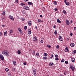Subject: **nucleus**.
Instances as JSON below:
<instances>
[{
  "mask_svg": "<svg viewBox=\"0 0 76 76\" xmlns=\"http://www.w3.org/2000/svg\"><path fill=\"white\" fill-rule=\"evenodd\" d=\"M2 53L3 54H5L6 55L7 57H8L9 56V51L7 50H4L2 51Z\"/></svg>",
  "mask_w": 76,
  "mask_h": 76,
  "instance_id": "1",
  "label": "nucleus"
},
{
  "mask_svg": "<svg viewBox=\"0 0 76 76\" xmlns=\"http://www.w3.org/2000/svg\"><path fill=\"white\" fill-rule=\"evenodd\" d=\"M33 73L34 75V76H37V72L36 71V69H33Z\"/></svg>",
  "mask_w": 76,
  "mask_h": 76,
  "instance_id": "2",
  "label": "nucleus"
},
{
  "mask_svg": "<svg viewBox=\"0 0 76 76\" xmlns=\"http://www.w3.org/2000/svg\"><path fill=\"white\" fill-rule=\"evenodd\" d=\"M0 58L1 60H4V57L1 54H0Z\"/></svg>",
  "mask_w": 76,
  "mask_h": 76,
  "instance_id": "3",
  "label": "nucleus"
},
{
  "mask_svg": "<svg viewBox=\"0 0 76 76\" xmlns=\"http://www.w3.org/2000/svg\"><path fill=\"white\" fill-rule=\"evenodd\" d=\"M23 8L24 9H26L27 10H28L29 9V8L28 7H26V6H24Z\"/></svg>",
  "mask_w": 76,
  "mask_h": 76,
  "instance_id": "4",
  "label": "nucleus"
},
{
  "mask_svg": "<svg viewBox=\"0 0 76 76\" xmlns=\"http://www.w3.org/2000/svg\"><path fill=\"white\" fill-rule=\"evenodd\" d=\"M28 26H31V25H32V21H28Z\"/></svg>",
  "mask_w": 76,
  "mask_h": 76,
  "instance_id": "5",
  "label": "nucleus"
},
{
  "mask_svg": "<svg viewBox=\"0 0 76 76\" xmlns=\"http://www.w3.org/2000/svg\"><path fill=\"white\" fill-rule=\"evenodd\" d=\"M10 19H11V20H14V18H13V17L12 15H10Z\"/></svg>",
  "mask_w": 76,
  "mask_h": 76,
  "instance_id": "6",
  "label": "nucleus"
},
{
  "mask_svg": "<svg viewBox=\"0 0 76 76\" xmlns=\"http://www.w3.org/2000/svg\"><path fill=\"white\" fill-rule=\"evenodd\" d=\"M31 31L30 29H28V34L29 35H30V34H31Z\"/></svg>",
  "mask_w": 76,
  "mask_h": 76,
  "instance_id": "7",
  "label": "nucleus"
},
{
  "mask_svg": "<svg viewBox=\"0 0 76 76\" xmlns=\"http://www.w3.org/2000/svg\"><path fill=\"white\" fill-rule=\"evenodd\" d=\"M28 5H33V3L32 2H29L28 3Z\"/></svg>",
  "mask_w": 76,
  "mask_h": 76,
  "instance_id": "8",
  "label": "nucleus"
},
{
  "mask_svg": "<svg viewBox=\"0 0 76 76\" xmlns=\"http://www.w3.org/2000/svg\"><path fill=\"white\" fill-rule=\"evenodd\" d=\"M53 4H54V5H57V2L56 1H53Z\"/></svg>",
  "mask_w": 76,
  "mask_h": 76,
  "instance_id": "9",
  "label": "nucleus"
},
{
  "mask_svg": "<svg viewBox=\"0 0 76 76\" xmlns=\"http://www.w3.org/2000/svg\"><path fill=\"white\" fill-rule=\"evenodd\" d=\"M75 59L74 58H71V61L72 62H73V63H74V62H75Z\"/></svg>",
  "mask_w": 76,
  "mask_h": 76,
  "instance_id": "10",
  "label": "nucleus"
},
{
  "mask_svg": "<svg viewBox=\"0 0 76 76\" xmlns=\"http://www.w3.org/2000/svg\"><path fill=\"white\" fill-rule=\"evenodd\" d=\"M70 46H71L72 47H73L75 46V44L72 43L70 44Z\"/></svg>",
  "mask_w": 76,
  "mask_h": 76,
  "instance_id": "11",
  "label": "nucleus"
},
{
  "mask_svg": "<svg viewBox=\"0 0 76 76\" xmlns=\"http://www.w3.org/2000/svg\"><path fill=\"white\" fill-rule=\"evenodd\" d=\"M22 13H23V14H25L26 13V11L25 10H23L22 12Z\"/></svg>",
  "mask_w": 76,
  "mask_h": 76,
  "instance_id": "12",
  "label": "nucleus"
},
{
  "mask_svg": "<svg viewBox=\"0 0 76 76\" xmlns=\"http://www.w3.org/2000/svg\"><path fill=\"white\" fill-rule=\"evenodd\" d=\"M1 14L3 15H6V12H5V11H3L2 12Z\"/></svg>",
  "mask_w": 76,
  "mask_h": 76,
  "instance_id": "13",
  "label": "nucleus"
},
{
  "mask_svg": "<svg viewBox=\"0 0 76 76\" xmlns=\"http://www.w3.org/2000/svg\"><path fill=\"white\" fill-rule=\"evenodd\" d=\"M42 9L43 12H45V7H43L42 8Z\"/></svg>",
  "mask_w": 76,
  "mask_h": 76,
  "instance_id": "14",
  "label": "nucleus"
},
{
  "mask_svg": "<svg viewBox=\"0 0 76 76\" xmlns=\"http://www.w3.org/2000/svg\"><path fill=\"white\" fill-rule=\"evenodd\" d=\"M67 25H70V22L68 20H67Z\"/></svg>",
  "mask_w": 76,
  "mask_h": 76,
  "instance_id": "15",
  "label": "nucleus"
},
{
  "mask_svg": "<svg viewBox=\"0 0 76 76\" xmlns=\"http://www.w3.org/2000/svg\"><path fill=\"white\" fill-rule=\"evenodd\" d=\"M57 21L58 23H61V21L58 19L57 20Z\"/></svg>",
  "mask_w": 76,
  "mask_h": 76,
  "instance_id": "16",
  "label": "nucleus"
},
{
  "mask_svg": "<svg viewBox=\"0 0 76 76\" xmlns=\"http://www.w3.org/2000/svg\"><path fill=\"white\" fill-rule=\"evenodd\" d=\"M20 5H21V6H25V5H26V4H25L23 3H21L20 4Z\"/></svg>",
  "mask_w": 76,
  "mask_h": 76,
  "instance_id": "17",
  "label": "nucleus"
},
{
  "mask_svg": "<svg viewBox=\"0 0 76 76\" xmlns=\"http://www.w3.org/2000/svg\"><path fill=\"white\" fill-rule=\"evenodd\" d=\"M63 12L64 15H66L67 13V12H66V11H65V10H64L63 11Z\"/></svg>",
  "mask_w": 76,
  "mask_h": 76,
  "instance_id": "18",
  "label": "nucleus"
},
{
  "mask_svg": "<svg viewBox=\"0 0 76 76\" xmlns=\"http://www.w3.org/2000/svg\"><path fill=\"white\" fill-rule=\"evenodd\" d=\"M54 34L55 35H57V30H55Z\"/></svg>",
  "mask_w": 76,
  "mask_h": 76,
  "instance_id": "19",
  "label": "nucleus"
},
{
  "mask_svg": "<svg viewBox=\"0 0 76 76\" xmlns=\"http://www.w3.org/2000/svg\"><path fill=\"white\" fill-rule=\"evenodd\" d=\"M13 63L14 65H16V62L15 61H13Z\"/></svg>",
  "mask_w": 76,
  "mask_h": 76,
  "instance_id": "20",
  "label": "nucleus"
},
{
  "mask_svg": "<svg viewBox=\"0 0 76 76\" xmlns=\"http://www.w3.org/2000/svg\"><path fill=\"white\" fill-rule=\"evenodd\" d=\"M6 18L4 17H3L1 18V20H6Z\"/></svg>",
  "mask_w": 76,
  "mask_h": 76,
  "instance_id": "21",
  "label": "nucleus"
},
{
  "mask_svg": "<svg viewBox=\"0 0 76 76\" xmlns=\"http://www.w3.org/2000/svg\"><path fill=\"white\" fill-rule=\"evenodd\" d=\"M37 38H33V40L34 41H37Z\"/></svg>",
  "mask_w": 76,
  "mask_h": 76,
  "instance_id": "22",
  "label": "nucleus"
},
{
  "mask_svg": "<svg viewBox=\"0 0 76 76\" xmlns=\"http://www.w3.org/2000/svg\"><path fill=\"white\" fill-rule=\"evenodd\" d=\"M13 33V30H10V34H12Z\"/></svg>",
  "mask_w": 76,
  "mask_h": 76,
  "instance_id": "23",
  "label": "nucleus"
},
{
  "mask_svg": "<svg viewBox=\"0 0 76 76\" xmlns=\"http://www.w3.org/2000/svg\"><path fill=\"white\" fill-rule=\"evenodd\" d=\"M76 50H75L72 53L73 54H76Z\"/></svg>",
  "mask_w": 76,
  "mask_h": 76,
  "instance_id": "24",
  "label": "nucleus"
},
{
  "mask_svg": "<svg viewBox=\"0 0 76 76\" xmlns=\"http://www.w3.org/2000/svg\"><path fill=\"white\" fill-rule=\"evenodd\" d=\"M59 40L60 41H63V38H59Z\"/></svg>",
  "mask_w": 76,
  "mask_h": 76,
  "instance_id": "25",
  "label": "nucleus"
},
{
  "mask_svg": "<svg viewBox=\"0 0 76 76\" xmlns=\"http://www.w3.org/2000/svg\"><path fill=\"white\" fill-rule=\"evenodd\" d=\"M44 56H45V57H47V53H44Z\"/></svg>",
  "mask_w": 76,
  "mask_h": 76,
  "instance_id": "26",
  "label": "nucleus"
},
{
  "mask_svg": "<svg viewBox=\"0 0 76 76\" xmlns=\"http://www.w3.org/2000/svg\"><path fill=\"white\" fill-rule=\"evenodd\" d=\"M54 10L55 11H56V12H57V11H58V8H55Z\"/></svg>",
  "mask_w": 76,
  "mask_h": 76,
  "instance_id": "27",
  "label": "nucleus"
},
{
  "mask_svg": "<svg viewBox=\"0 0 76 76\" xmlns=\"http://www.w3.org/2000/svg\"><path fill=\"white\" fill-rule=\"evenodd\" d=\"M18 54H20V51L19 50H18Z\"/></svg>",
  "mask_w": 76,
  "mask_h": 76,
  "instance_id": "28",
  "label": "nucleus"
},
{
  "mask_svg": "<svg viewBox=\"0 0 76 76\" xmlns=\"http://www.w3.org/2000/svg\"><path fill=\"white\" fill-rule=\"evenodd\" d=\"M43 58L44 59V60H46V59H47V57H43Z\"/></svg>",
  "mask_w": 76,
  "mask_h": 76,
  "instance_id": "29",
  "label": "nucleus"
},
{
  "mask_svg": "<svg viewBox=\"0 0 76 76\" xmlns=\"http://www.w3.org/2000/svg\"><path fill=\"white\" fill-rule=\"evenodd\" d=\"M5 72H8L9 71V69L7 68H6L5 69Z\"/></svg>",
  "mask_w": 76,
  "mask_h": 76,
  "instance_id": "30",
  "label": "nucleus"
},
{
  "mask_svg": "<svg viewBox=\"0 0 76 76\" xmlns=\"http://www.w3.org/2000/svg\"><path fill=\"white\" fill-rule=\"evenodd\" d=\"M41 22V19H38V23H39V22Z\"/></svg>",
  "mask_w": 76,
  "mask_h": 76,
  "instance_id": "31",
  "label": "nucleus"
},
{
  "mask_svg": "<svg viewBox=\"0 0 76 76\" xmlns=\"http://www.w3.org/2000/svg\"><path fill=\"white\" fill-rule=\"evenodd\" d=\"M64 51L66 52V53L67 52V47H66V48H65Z\"/></svg>",
  "mask_w": 76,
  "mask_h": 76,
  "instance_id": "32",
  "label": "nucleus"
},
{
  "mask_svg": "<svg viewBox=\"0 0 76 76\" xmlns=\"http://www.w3.org/2000/svg\"><path fill=\"white\" fill-rule=\"evenodd\" d=\"M35 53V51H33L32 52V54L34 55Z\"/></svg>",
  "mask_w": 76,
  "mask_h": 76,
  "instance_id": "33",
  "label": "nucleus"
},
{
  "mask_svg": "<svg viewBox=\"0 0 76 76\" xmlns=\"http://www.w3.org/2000/svg\"><path fill=\"white\" fill-rule=\"evenodd\" d=\"M67 0H64V2L67 5V2H66Z\"/></svg>",
  "mask_w": 76,
  "mask_h": 76,
  "instance_id": "34",
  "label": "nucleus"
},
{
  "mask_svg": "<svg viewBox=\"0 0 76 76\" xmlns=\"http://www.w3.org/2000/svg\"><path fill=\"white\" fill-rule=\"evenodd\" d=\"M4 35L5 36H6V35H7V32L6 31L4 32Z\"/></svg>",
  "mask_w": 76,
  "mask_h": 76,
  "instance_id": "35",
  "label": "nucleus"
},
{
  "mask_svg": "<svg viewBox=\"0 0 76 76\" xmlns=\"http://www.w3.org/2000/svg\"><path fill=\"white\" fill-rule=\"evenodd\" d=\"M27 29V26H24V29H25V30H26Z\"/></svg>",
  "mask_w": 76,
  "mask_h": 76,
  "instance_id": "36",
  "label": "nucleus"
},
{
  "mask_svg": "<svg viewBox=\"0 0 76 76\" xmlns=\"http://www.w3.org/2000/svg\"><path fill=\"white\" fill-rule=\"evenodd\" d=\"M56 48H59V45H57L56 47Z\"/></svg>",
  "mask_w": 76,
  "mask_h": 76,
  "instance_id": "37",
  "label": "nucleus"
},
{
  "mask_svg": "<svg viewBox=\"0 0 76 76\" xmlns=\"http://www.w3.org/2000/svg\"><path fill=\"white\" fill-rule=\"evenodd\" d=\"M36 55L37 56H39V53H36Z\"/></svg>",
  "mask_w": 76,
  "mask_h": 76,
  "instance_id": "38",
  "label": "nucleus"
},
{
  "mask_svg": "<svg viewBox=\"0 0 76 76\" xmlns=\"http://www.w3.org/2000/svg\"><path fill=\"white\" fill-rule=\"evenodd\" d=\"M47 47H48V48H51V46L50 45H47Z\"/></svg>",
  "mask_w": 76,
  "mask_h": 76,
  "instance_id": "39",
  "label": "nucleus"
},
{
  "mask_svg": "<svg viewBox=\"0 0 76 76\" xmlns=\"http://www.w3.org/2000/svg\"><path fill=\"white\" fill-rule=\"evenodd\" d=\"M64 59H62L61 61V62H62V63L64 62Z\"/></svg>",
  "mask_w": 76,
  "mask_h": 76,
  "instance_id": "40",
  "label": "nucleus"
},
{
  "mask_svg": "<svg viewBox=\"0 0 76 76\" xmlns=\"http://www.w3.org/2000/svg\"><path fill=\"white\" fill-rule=\"evenodd\" d=\"M67 51L68 53H69V49H68V48H67Z\"/></svg>",
  "mask_w": 76,
  "mask_h": 76,
  "instance_id": "41",
  "label": "nucleus"
},
{
  "mask_svg": "<svg viewBox=\"0 0 76 76\" xmlns=\"http://www.w3.org/2000/svg\"><path fill=\"white\" fill-rule=\"evenodd\" d=\"M55 60H59V59H58V58H55Z\"/></svg>",
  "mask_w": 76,
  "mask_h": 76,
  "instance_id": "42",
  "label": "nucleus"
},
{
  "mask_svg": "<svg viewBox=\"0 0 76 76\" xmlns=\"http://www.w3.org/2000/svg\"><path fill=\"white\" fill-rule=\"evenodd\" d=\"M68 5H69V2H67V5L68 6Z\"/></svg>",
  "mask_w": 76,
  "mask_h": 76,
  "instance_id": "43",
  "label": "nucleus"
},
{
  "mask_svg": "<svg viewBox=\"0 0 76 76\" xmlns=\"http://www.w3.org/2000/svg\"><path fill=\"white\" fill-rule=\"evenodd\" d=\"M40 42H41V43H43V40H41L40 41Z\"/></svg>",
  "mask_w": 76,
  "mask_h": 76,
  "instance_id": "44",
  "label": "nucleus"
},
{
  "mask_svg": "<svg viewBox=\"0 0 76 76\" xmlns=\"http://www.w3.org/2000/svg\"><path fill=\"white\" fill-rule=\"evenodd\" d=\"M50 65H51V66H53V63L51 62L50 63Z\"/></svg>",
  "mask_w": 76,
  "mask_h": 76,
  "instance_id": "45",
  "label": "nucleus"
},
{
  "mask_svg": "<svg viewBox=\"0 0 76 76\" xmlns=\"http://www.w3.org/2000/svg\"><path fill=\"white\" fill-rule=\"evenodd\" d=\"M72 36H73V34H72V33H70V36H71V37H72Z\"/></svg>",
  "mask_w": 76,
  "mask_h": 76,
  "instance_id": "46",
  "label": "nucleus"
},
{
  "mask_svg": "<svg viewBox=\"0 0 76 76\" xmlns=\"http://www.w3.org/2000/svg\"><path fill=\"white\" fill-rule=\"evenodd\" d=\"M55 57H58V56L57 55H55Z\"/></svg>",
  "mask_w": 76,
  "mask_h": 76,
  "instance_id": "47",
  "label": "nucleus"
},
{
  "mask_svg": "<svg viewBox=\"0 0 76 76\" xmlns=\"http://www.w3.org/2000/svg\"><path fill=\"white\" fill-rule=\"evenodd\" d=\"M59 38H62V37H61V36H60L59 37Z\"/></svg>",
  "mask_w": 76,
  "mask_h": 76,
  "instance_id": "48",
  "label": "nucleus"
},
{
  "mask_svg": "<svg viewBox=\"0 0 76 76\" xmlns=\"http://www.w3.org/2000/svg\"><path fill=\"white\" fill-rule=\"evenodd\" d=\"M2 34L1 32H0V36L2 35Z\"/></svg>",
  "mask_w": 76,
  "mask_h": 76,
  "instance_id": "49",
  "label": "nucleus"
},
{
  "mask_svg": "<svg viewBox=\"0 0 76 76\" xmlns=\"http://www.w3.org/2000/svg\"><path fill=\"white\" fill-rule=\"evenodd\" d=\"M23 64H24V65H26V62H24L23 63Z\"/></svg>",
  "mask_w": 76,
  "mask_h": 76,
  "instance_id": "50",
  "label": "nucleus"
},
{
  "mask_svg": "<svg viewBox=\"0 0 76 76\" xmlns=\"http://www.w3.org/2000/svg\"><path fill=\"white\" fill-rule=\"evenodd\" d=\"M19 32L20 33V34H22V31H21V30L19 31Z\"/></svg>",
  "mask_w": 76,
  "mask_h": 76,
  "instance_id": "51",
  "label": "nucleus"
},
{
  "mask_svg": "<svg viewBox=\"0 0 76 76\" xmlns=\"http://www.w3.org/2000/svg\"><path fill=\"white\" fill-rule=\"evenodd\" d=\"M2 26V27H5L6 26L5 25H3Z\"/></svg>",
  "mask_w": 76,
  "mask_h": 76,
  "instance_id": "52",
  "label": "nucleus"
},
{
  "mask_svg": "<svg viewBox=\"0 0 76 76\" xmlns=\"http://www.w3.org/2000/svg\"><path fill=\"white\" fill-rule=\"evenodd\" d=\"M70 68L71 69H72L73 68V66H70Z\"/></svg>",
  "mask_w": 76,
  "mask_h": 76,
  "instance_id": "53",
  "label": "nucleus"
},
{
  "mask_svg": "<svg viewBox=\"0 0 76 76\" xmlns=\"http://www.w3.org/2000/svg\"><path fill=\"white\" fill-rule=\"evenodd\" d=\"M74 29L75 31H76V27H74Z\"/></svg>",
  "mask_w": 76,
  "mask_h": 76,
  "instance_id": "54",
  "label": "nucleus"
},
{
  "mask_svg": "<svg viewBox=\"0 0 76 76\" xmlns=\"http://www.w3.org/2000/svg\"><path fill=\"white\" fill-rule=\"evenodd\" d=\"M21 30V29L20 28H18V31H20Z\"/></svg>",
  "mask_w": 76,
  "mask_h": 76,
  "instance_id": "55",
  "label": "nucleus"
},
{
  "mask_svg": "<svg viewBox=\"0 0 76 76\" xmlns=\"http://www.w3.org/2000/svg\"><path fill=\"white\" fill-rule=\"evenodd\" d=\"M15 1L18 3V0H16Z\"/></svg>",
  "mask_w": 76,
  "mask_h": 76,
  "instance_id": "56",
  "label": "nucleus"
},
{
  "mask_svg": "<svg viewBox=\"0 0 76 76\" xmlns=\"http://www.w3.org/2000/svg\"><path fill=\"white\" fill-rule=\"evenodd\" d=\"M40 18H42V15H40Z\"/></svg>",
  "mask_w": 76,
  "mask_h": 76,
  "instance_id": "57",
  "label": "nucleus"
},
{
  "mask_svg": "<svg viewBox=\"0 0 76 76\" xmlns=\"http://www.w3.org/2000/svg\"><path fill=\"white\" fill-rule=\"evenodd\" d=\"M24 1H28V0H24Z\"/></svg>",
  "mask_w": 76,
  "mask_h": 76,
  "instance_id": "58",
  "label": "nucleus"
},
{
  "mask_svg": "<svg viewBox=\"0 0 76 76\" xmlns=\"http://www.w3.org/2000/svg\"><path fill=\"white\" fill-rule=\"evenodd\" d=\"M56 28V26H53V28Z\"/></svg>",
  "mask_w": 76,
  "mask_h": 76,
  "instance_id": "59",
  "label": "nucleus"
},
{
  "mask_svg": "<svg viewBox=\"0 0 76 76\" xmlns=\"http://www.w3.org/2000/svg\"><path fill=\"white\" fill-rule=\"evenodd\" d=\"M36 29H38V27L37 26H36L35 27Z\"/></svg>",
  "mask_w": 76,
  "mask_h": 76,
  "instance_id": "60",
  "label": "nucleus"
},
{
  "mask_svg": "<svg viewBox=\"0 0 76 76\" xmlns=\"http://www.w3.org/2000/svg\"><path fill=\"white\" fill-rule=\"evenodd\" d=\"M51 57H53L54 56H53V55H52V56H51Z\"/></svg>",
  "mask_w": 76,
  "mask_h": 76,
  "instance_id": "61",
  "label": "nucleus"
},
{
  "mask_svg": "<svg viewBox=\"0 0 76 76\" xmlns=\"http://www.w3.org/2000/svg\"><path fill=\"white\" fill-rule=\"evenodd\" d=\"M34 38H37V37L36 36H35L34 37Z\"/></svg>",
  "mask_w": 76,
  "mask_h": 76,
  "instance_id": "62",
  "label": "nucleus"
},
{
  "mask_svg": "<svg viewBox=\"0 0 76 76\" xmlns=\"http://www.w3.org/2000/svg\"><path fill=\"white\" fill-rule=\"evenodd\" d=\"M9 76H12V75H11V74H10L9 75Z\"/></svg>",
  "mask_w": 76,
  "mask_h": 76,
  "instance_id": "63",
  "label": "nucleus"
},
{
  "mask_svg": "<svg viewBox=\"0 0 76 76\" xmlns=\"http://www.w3.org/2000/svg\"><path fill=\"white\" fill-rule=\"evenodd\" d=\"M74 69H75V68H74V69H72V71H73L74 70Z\"/></svg>",
  "mask_w": 76,
  "mask_h": 76,
  "instance_id": "64",
  "label": "nucleus"
}]
</instances>
